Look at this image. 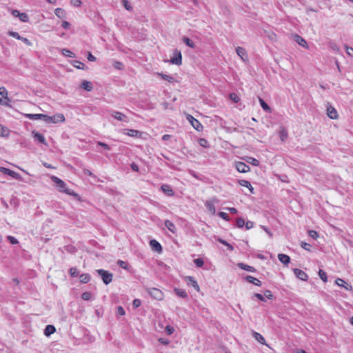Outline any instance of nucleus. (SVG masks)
Here are the masks:
<instances>
[{"label": "nucleus", "instance_id": "obj_18", "mask_svg": "<svg viewBox=\"0 0 353 353\" xmlns=\"http://www.w3.org/2000/svg\"><path fill=\"white\" fill-rule=\"evenodd\" d=\"M150 245L153 250L157 251L158 252H162V247L157 241L154 239L151 240L150 241Z\"/></svg>", "mask_w": 353, "mask_h": 353}, {"label": "nucleus", "instance_id": "obj_31", "mask_svg": "<svg viewBox=\"0 0 353 353\" xmlns=\"http://www.w3.org/2000/svg\"><path fill=\"white\" fill-rule=\"evenodd\" d=\"M157 75L170 83H173L175 81L174 78L170 75H167L163 73H157Z\"/></svg>", "mask_w": 353, "mask_h": 353}, {"label": "nucleus", "instance_id": "obj_40", "mask_svg": "<svg viewBox=\"0 0 353 353\" xmlns=\"http://www.w3.org/2000/svg\"><path fill=\"white\" fill-rule=\"evenodd\" d=\"M244 225H245L244 219H243L241 217L236 219V227L241 228L244 226Z\"/></svg>", "mask_w": 353, "mask_h": 353}, {"label": "nucleus", "instance_id": "obj_7", "mask_svg": "<svg viewBox=\"0 0 353 353\" xmlns=\"http://www.w3.org/2000/svg\"><path fill=\"white\" fill-rule=\"evenodd\" d=\"M187 119L195 130H196L197 131H201L203 130V125H201V123L197 119L194 118L192 115L189 114L187 117Z\"/></svg>", "mask_w": 353, "mask_h": 353}, {"label": "nucleus", "instance_id": "obj_15", "mask_svg": "<svg viewBox=\"0 0 353 353\" xmlns=\"http://www.w3.org/2000/svg\"><path fill=\"white\" fill-rule=\"evenodd\" d=\"M161 189L168 196H172L174 194V192L170 185L163 184Z\"/></svg>", "mask_w": 353, "mask_h": 353}, {"label": "nucleus", "instance_id": "obj_51", "mask_svg": "<svg viewBox=\"0 0 353 353\" xmlns=\"http://www.w3.org/2000/svg\"><path fill=\"white\" fill-rule=\"evenodd\" d=\"M122 3H123V6L125 7V8L127 10H132V7L131 6L130 2L128 0H123Z\"/></svg>", "mask_w": 353, "mask_h": 353}, {"label": "nucleus", "instance_id": "obj_24", "mask_svg": "<svg viewBox=\"0 0 353 353\" xmlns=\"http://www.w3.org/2000/svg\"><path fill=\"white\" fill-rule=\"evenodd\" d=\"M278 259L282 263L285 265H288L290 262V258L287 254H279Z\"/></svg>", "mask_w": 353, "mask_h": 353}, {"label": "nucleus", "instance_id": "obj_5", "mask_svg": "<svg viewBox=\"0 0 353 353\" xmlns=\"http://www.w3.org/2000/svg\"><path fill=\"white\" fill-rule=\"evenodd\" d=\"M0 172L4 174H7L8 176H12V178L18 180L21 179V176L20 174L12 170H10L8 168H4V167H0Z\"/></svg>", "mask_w": 353, "mask_h": 353}, {"label": "nucleus", "instance_id": "obj_45", "mask_svg": "<svg viewBox=\"0 0 353 353\" xmlns=\"http://www.w3.org/2000/svg\"><path fill=\"white\" fill-rule=\"evenodd\" d=\"M319 276L324 282L327 281V274L323 270H319Z\"/></svg>", "mask_w": 353, "mask_h": 353}, {"label": "nucleus", "instance_id": "obj_38", "mask_svg": "<svg viewBox=\"0 0 353 353\" xmlns=\"http://www.w3.org/2000/svg\"><path fill=\"white\" fill-rule=\"evenodd\" d=\"M62 54H63V55H64L65 57H71V58L75 57L74 53L68 49H63Z\"/></svg>", "mask_w": 353, "mask_h": 353}, {"label": "nucleus", "instance_id": "obj_16", "mask_svg": "<svg viewBox=\"0 0 353 353\" xmlns=\"http://www.w3.org/2000/svg\"><path fill=\"white\" fill-rule=\"evenodd\" d=\"M294 41L301 46L303 48H307V41L300 35L299 34H294Z\"/></svg>", "mask_w": 353, "mask_h": 353}, {"label": "nucleus", "instance_id": "obj_44", "mask_svg": "<svg viewBox=\"0 0 353 353\" xmlns=\"http://www.w3.org/2000/svg\"><path fill=\"white\" fill-rule=\"evenodd\" d=\"M194 263L199 268L204 265V261L201 258H197L194 260Z\"/></svg>", "mask_w": 353, "mask_h": 353}, {"label": "nucleus", "instance_id": "obj_11", "mask_svg": "<svg viewBox=\"0 0 353 353\" xmlns=\"http://www.w3.org/2000/svg\"><path fill=\"white\" fill-rule=\"evenodd\" d=\"M26 117L31 120L43 119L46 122L47 114H26Z\"/></svg>", "mask_w": 353, "mask_h": 353}, {"label": "nucleus", "instance_id": "obj_41", "mask_svg": "<svg viewBox=\"0 0 353 353\" xmlns=\"http://www.w3.org/2000/svg\"><path fill=\"white\" fill-rule=\"evenodd\" d=\"M8 135V128L0 124V136L6 137Z\"/></svg>", "mask_w": 353, "mask_h": 353}, {"label": "nucleus", "instance_id": "obj_28", "mask_svg": "<svg viewBox=\"0 0 353 353\" xmlns=\"http://www.w3.org/2000/svg\"><path fill=\"white\" fill-rule=\"evenodd\" d=\"M174 292L178 296L181 298H186L188 296L186 291L183 289L174 288Z\"/></svg>", "mask_w": 353, "mask_h": 353}, {"label": "nucleus", "instance_id": "obj_33", "mask_svg": "<svg viewBox=\"0 0 353 353\" xmlns=\"http://www.w3.org/2000/svg\"><path fill=\"white\" fill-rule=\"evenodd\" d=\"M279 137L282 141H284L286 140L288 137V132L284 128H281L279 131Z\"/></svg>", "mask_w": 353, "mask_h": 353}, {"label": "nucleus", "instance_id": "obj_46", "mask_svg": "<svg viewBox=\"0 0 353 353\" xmlns=\"http://www.w3.org/2000/svg\"><path fill=\"white\" fill-rule=\"evenodd\" d=\"M81 298L85 301H89L92 298V294L89 292H85L81 294Z\"/></svg>", "mask_w": 353, "mask_h": 353}, {"label": "nucleus", "instance_id": "obj_29", "mask_svg": "<svg viewBox=\"0 0 353 353\" xmlns=\"http://www.w3.org/2000/svg\"><path fill=\"white\" fill-rule=\"evenodd\" d=\"M239 267L241 268L242 270H246V271H248V272H254L256 271V269L252 267V266H250L248 265H246V264H244V263H239Z\"/></svg>", "mask_w": 353, "mask_h": 353}, {"label": "nucleus", "instance_id": "obj_26", "mask_svg": "<svg viewBox=\"0 0 353 353\" xmlns=\"http://www.w3.org/2000/svg\"><path fill=\"white\" fill-rule=\"evenodd\" d=\"M81 88L87 91H91L93 86L91 82L84 80L81 82Z\"/></svg>", "mask_w": 353, "mask_h": 353}, {"label": "nucleus", "instance_id": "obj_61", "mask_svg": "<svg viewBox=\"0 0 353 353\" xmlns=\"http://www.w3.org/2000/svg\"><path fill=\"white\" fill-rule=\"evenodd\" d=\"M245 225L246 230H250L253 228L254 223L251 221H247L246 222H245Z\"/></svg>", "mask_w": 353, "mask_h": 353}, {"label": "nucleus", "instance_id": "obj_47", "mask_svg": "<svg viewBox=\"0 0 353 353\" xmlns=\"http://www.w3.org/2000/svg\"><path fill=\"white\" fill-rule=\"evenodd\" d=\"M19 18L20 21L22 22H28L29 21L28 15L25 12L21 13L20 17H19Z\"/></svg>", "mask_w": 353, "mask_h": 353}, {"label": "nucleus", "instance_id": "obj_48", "mask_svg": "<svg viewBox=\"0 0 353 353\" xmlns=\"http://www.w3.org/2000/svg\"><path fill=\"white\" fill-rule=\"evenodd\" d=\"M69 273H70V276L72 277H75L79 275V271L76 268H71L69 270Z\"/></svg>", "mask_w": 353, "mask_h": 353}, {"label": "nucleus", "instance_id": "obj_59", "mask_svg": "<svg viewBox=\"0 0 353 353\" xmlns=\"http://www.w3.org/2000/svg\"><path fill=\"white\" fill-rule=\"evenodd\" d=\"M301 248L305 249V250H310L311 245L310 243H305V242H301Z\"/></svg>", "mask_w": 353, "mask_h": 353}, {"label": "nucleus", "instance_id": "obj_34", "mask_svg": "<svg viewBox=\"0 0 353 353\" xmlns=\"http://www.w3.org/2000/svg\"><path fill=\"white\" fill-rule=\"evenodd\" d=\"M54 13L56 16L60 19L65 17V11L62 8H58L55 9Z\"/></svg>", "mask_w": 353, "mask_h": 353}, {"label": "nucleus", "instance_id": "obj_36", "mask_svg": "<svg viewBox=\"0 0 353 353\" xmlns=\"http://www.w3.org/2000/svg\"><path fill=\"white\" fill-rule=\"evenodd\" d=\"M128 131L127 134L130 137H137L141 134L140 132L137 130H128Z\"/></svg>", "mask_w": 353, "mask_h": 353}, {"label": "nucleus", "instance_id": "obj_6", "mask_svg": "<svg viewBox=\"0 0 353 353\" xmlns=\"http://www.w3.org/2000/svg\"><path fill=\"white\" fill-rule=\"evenodd\" d=\"M170 62L172 64L180 65L182 63V56L179 50H175L174 57L170 59Z\"/></svg>", "mask_w": 353, "mask_h": 353}, {"label": "nucleus", "instance_id": "obj_64", "mask_svg": "<svg viewBox=\"0 0 353 353\" xmlns=\"http://www.w3.org/2000/svg\"><path fill=\"white\" fill-rule=\"evenodd\" d=\"M346 52L350 57H353V48L351 47L345 46Z\"/></svg>", "mask_w": 353, "mask_h": 353}, {"label": "nucleus", "instance_id": "obj_54", "mask_svg": "<svg viewBox=\"0 0 353 353\" xmlns=\"http://www.w3.org/2000/svg\"><path fill=\"white\" fill-rule=\"evenodd\" d=\"M219 216L225 221H229V219H230L229 215L227 213L223 212H220L219 213Z\"/></svg>", "mask_w": 353, "mask_h": 353}, {"label": "nucleus", "instance_id": "obj_8", "mask_svg": "<svg viewBox=\"0 0 353 353\" xmlns=\"http://www.w3.org/2000/svg\"><path fill=\"white\" fill-rule=\"evenodd\" d=\"M111 116L119 121L128 122L127 116L122 112L118 111H112Z\"/></svg>", "mask_w": 353, "mask_h": 353}, {"label": "nucleus", "instance_id": "obj_14", "mask_svg": "<svg viewBox=\"0 0 353 353\" xmlns=\"http://www.w3.org/2000/svg\"><path fill=\"white\" fill-rule=\"evenodd\" d=\"M327 116L332 119H336L339 117L336 110L332 106L327 108Z\"/></svg>", "mask_w": 353, "mask_h": 353}, {"label": "nucleus", "instance_id": "obj_43", "mask_svg": "<svg viewBox=\"0 0 353 353\" xmlns=\"http://www.w3.org/2000/svg\"><path fill=\"white\" fill-rule=\"evenodd\" d=\"M219 241L221 244H223V245H224L227 246V247H228V249L230 251H233V250H234V247H233L231 244L228 243L226 241H225V240H223V239H219Z\"/></svg>", "mask_w": 353, "mask_h": 353}, {"label": "nucleus", "instance_id": "obj_52", "mask_svg": "<svg viewBox=\"0 0 353 353\" xmlns=\"http://www.w3.org/2000/svg\"><path fill=\"white\" fill-rule=\"evenodd\" d=\"M308 234L311 238L314 239H316L319 237V234L315 230H309Z\"/></svg>", "mask_w": 353, "mask_h": 353}, {"label": "nucleus", "instance_id": "obj_57", "mask_svg": "<svg viewBox=\"0 0 353 353\" xmlns=\"http://www.w3.org/2000/svg\"><path fill=\"white\" fill-rule=\"evenodd\" d=\"M71 4L74 7H80L81 5V0H71L70 1Z\"/></svg>", "mask_w": 353, "mask_h": 353}, {"label": "nucleus", "instance_id": "obj_12", "mask_svg": "<svg viewBox=\"0 0 353 353\" xmlns=\"http://www.w3.org/2000/svg\"><path fill=\"white\" fill-rule=\"evenodd\" d=\"M294 274L296 275V276L302 281H305L308 279L307 274L304 271H303L300 269H298V268L294 269Z\"/></svg>", "mask_w": 353, "mask_h": 353}, {"label": "nucleus", "instance_id": "obj_63", "mask_svg": "<svg viewBox=\"0 0 353 353\" xmlns=\"http://www.w3.org/2000/svg\"><path fill=\"white\" fill-rule=\"evenodd\" d=\"M97 144H98V145H100V146L103 147L105 150H110V147L108 144H106V143H105L103 142L99 141L97 143Z\"/></svg>", "mask_w": 353, "mask_h": 353}, {"label": "nucleus", "instance_id": "obj_58", "mask_svg": "<svg viewBox=\"0 0 353 353\" xmlns=\"http://www.w3.org/2000/svg\"><path fill=\"white\" fill-rule=\"evenodd\" d=\"M174 329L173 328V327H172L170 325H167L165 327V332L168 335L172 334L174 332Z\"/></svg>", "mask_w": 353, "mask_h": 353}, {"label": "nucleus", "instance_id": "obj_55", "mask_svg": "<svg viewBox=\"0 0 353 353\" xmlns=\"http://www.w3.org/2000/svg\"><path fill=\"white\" fill-rule=\"evenodd\" d=\"M85 64L81 61H75L74 63V66L79 68V69H83Z\"/></svg>", "mask_w": 353, "mask_h": 353}, {"label": "nucleus", "instance_id": "obj_50", "mask_svg": "<svg viewBox=\"0 0 353 353\" xmlns=\"http://www.w3.org/2000/svg\"><path fill=\"white\" fill-rule=\"evenodd\" d=\"M7 240L12 245L19 243L18 240L12 236H7Z\"/></svg>", "mask_w": 353, "mask_h": 353}, {"label": "nucleus", "instance_id": "obj_3", "mask_svg": "<svg viewBox=\"0 0 353 353\" xmlns=\"http://www.w3.org/2000/svg\"><path fill=\"white\" fill-rule=\"evenodd\" d=\"M146 292L152 297L154 299L156 300H162L163 299V292L155 288H147Z\"/></svg>", "mask_w": 353, "mask_h": 353}, {"label": "nucleus", "instance_id": "obj_13", "mask_svg": "<svg viewBox=\"0 0 353 353\" xmlns=\"http://www.w3.org/2000/svg\"><path fill=\"white\" fill-rule=\"evenodd\" d=\"M335 283L340 287H343L346 290L350 291L352 290V286L350 284L347 283L342 279L338 278L336 279Z\"/></svg>", "mask_w": 353, "mask_h": 353}, {"label": "nucleus", "instance_id": "obj_17", "mask_svg": "<svg viewBox=\"0 0 353 353\" xmlns=\"http://www.w3.org/2000/svg\"><path fill=\"white\" fill-rule=\"evenodd\" d=\"M236 52L243 61H245L248 59L246 50L243 48L237 47L236 48Z\"/></svg>", "mask_w": 353, "mask_h": 353}, {"label": "nucleus", "instance_id": "obj_23", "mask_svg": "<svg viewBox=\"0 0 353 353\" xmlns=\"http://www.w3.org/2000/svg\"><path fill=\"white\" fill-rule=\"evenodd\" d=\"M165 226L173 234H174L176 231V228L175 225L169 220L165 221Z\"/></svg>", "mask_w": 353, "mask_h": 353}, {"label": "nucleus", "instance_id": "obj_21", "mask_svg": "<svg viewBox=\"0 0 353 353\" xmlns=\"http://www.w3.org/2000/svg\"><path fill=\"white\" fill-rule=\"evenodd\" d=\"M245 280L250 283H253L255 285L261 286V281H259L258 279L252 276H247L245 277Z\"/></svg>", "mask_w": 353, "mask_h": 353}, {"label": "nucleus", "instance_id": "obj_27", "mask_svg": "<svg viewBox=\"0 0 353 353\" xmlns=\"http://www.w3.org/2000/svg\"><path fill=\"white\" fill-rule=\"evenodd\" d=\"M56 331V329L54 325H48L46 327L44 330V334L46 336H48L51 335L52 334L54 333Z\"/></svg>", "mask_w": 353, "mask_h": 353}, {"label": "nucleus", "instance_id": "obj_9", "mask_svg": "<svg viewBox=\"0 0 353 353\" xmlns=\"http://www.w3.org/2000/svg\"><path fill=\"white\" fill-rule=\"evenodd\" d=\"M8 34L10 36H11L18 40H21L27 46H31V42L27 38L20 36L18 32L10 31V32H9Z\"/></svg>", "mask_w": 353, "mask_h": 353}, {"label": "nucleus", "instance_id": "obj_4", "mask_svg": "<svg viewBox=\"0 0 353 353\" xmlns=\"http://www.w3.org/2000/svg\"><path fill=\"white\" fill-rule=\"evenodd\" d=\"M65 121V117L63 114L58 113L53 116L47 115L46 122L47 123H57L59 122Z\"/></svg>", "mask_w": 353, "mask_h": 353}, {"label": "nucleus", "instance_id": "obj_37", "mask_svg": "<svg viewBox=\"0 0 353 353\" xmlns=\"http://www.w3.org/2000/svg\"><path fill=\"white\" fill-rule=\"evenodd\" d=\"M246 161L254 166H258L260 163L259 160L253 157H248Z\"/></svg>", "mask_w": 353, "mask_h": 353}, {"label": "nucleus", "instance_id": "obj_49", "mask_svg": "<svg viewBox=\"0 0 353 353\" xmlns=\"http://www.w3.org/2000/svg\"><path fill=\"white\" fill-rule=\"evenodd\" d=\"M117 264L119 265V267H121L123 269L129 270V267H128L127 263L122 260H119L117 261Z\"/></svg>", "mask_w": 353, "mask_h": 353}, {"label": "nucleus", "instance_id": "obj_19", "mask_svg": "<svg viewBox=\"0 0 353 353\" xmlns=\"http://www.w3.org/2000/svg\"><path fill=\"white\" fill-rule=\"evenodd\" d=\"M187 283L188 285L192 286L196 291H199V286L196 281L192 276L187 277Z\"/></svg>", "mask_w": 353, "mask_h": 353}, {"label": "nucleus", "instance_id": "obj_32", "mask_svg": "<svg viewBox=\"0 0 353 353\" xmlns=\"http://www.w3.org/2000/svg\"><path fill=\"white\" fill-rule=\"evenodd\" d=\"M259 103H260V104L261 105V108H263V110H265L266 112H270L271 111V108L265 102V101L263 99H261V97H259Z\"/></svg>", "mask_w": 353, "mask_h": 353}, {"label": "nucleus", "instance_id": "obj_60", "mask_svg": "<svg viewBox=\"0 0 353 353\" xmlns=\"http://www.w3.org/2000/svg\"><path fill=\"white\" fill-rule=\"evenodd\" d=\"M10 203L14 208H17L18 205V199L16 197H13L10 199Z\"/></svg>", "mask_w": 353, "mask_h": 353}, {"label": "nucleus", "instance_id": "obj_42", "mask_svg": "<svg viewBox=\"0 0 353 353\" xmlns=\"http://www.w3.org/2000/svg\"><path fill=\"white\" fill-rule=\"evenodd\" d=\"M199 144L203 148L209 147L208 141L204 138H201L199 139Z\"/></svg>", "mask_w": 353, "mask_h": 353}, {"label": "nucleus", "instance_id": "obj_62", "mask_svg": "<svg viewBox=\"0 0 353 353\" xmlns=\"http://www.w3.org/2000/svg\"><path fill=\"white\" fill-rule=\"evenodd\" d=\"M117 312L119 315H121V316H123L125 314V310L122 306L117 307Z\"/></svg>", "mask_w": 353, "mask_h": 353}, {"label": "nucleus", "instance_id": "obj_39", "mask_svg": "<svg viewBox=\"0 0 353 353\" xmlns=\"http://www.w3.org/2000/svg\"><path fill=\"white\" fill-rule=\"evenodd\" d=\"M8 95V92L4 87L0 88V103L2 102L3 98H6Z\"/></svg>", "mask_w": 353, "mask_h": 353}, {"label": "nucleus", "instance_id": "obj_20", "mask_svg": "<svg viewBox=\"0 0 353 353\" xmlns=\"http://www.w3.org/2000/svg\"><path fill=\"white\" fill-rule=\"evenodd\" d=\"M32 134H33L34 139L36 141H37L39 143H43L45 145L47 144L46 142V139L42 134H41L39 132H33Z\"/></svg>", "mask_w": 353, "mask_h": 353}, {"label": "nucleus", "instance_id": "obj_56", "mask_svg": "<svg viewBox=\"0 0 353 353\" xmlns=\"http://www.w3.org/2000/svg\"><path fill=\"white\" fill-rule=\"evenodd\" d=\"M141 304V301L139 299H135L132 302V305L134 308L139 307Z\"/></svg>", "mask_w": 353, "mask_h": 353}, {"label": "nucleus", "instance_id": "obj_2", "mask_svg": "<svg viewBox=\"0 0 353 353\" xmlns=\"http://www.w3.org/2000/svg\"><path fill=\"white\" fill-rule=\"evenodd\" d=\"M97 274L101 277L103 283L108 285L112 281L113 274L107 270L99 269L97 270Z\"/></svg>", "mask_w": 353, "mask_h": 353}, {"label": "nucleus", "instance_id": "obj_10", "mask_svg": "<svg viewBox=\"0 0 353 353\" xmlns=\"http://www.w3.org/2000/svg\"><path fill=\"white\" fill-rule=\"evenodd\" d=\"M236 168L238 172L241 173H246L250 171V167L243 162H237L236 163Z\"/></svg>", "mask_w": 353, "mask_h": 353}, {"label": "nucleus", "instance_id": "obj_1", "mask_svg": "<svg viewBox=\"0 0 353 353\" xmlns=\"http://www.w3.org/2000/svg\"><path fill=\"white\" fill-rule=\"evenodd\" d=\"M51 180L55 183L56 188L61 192H64L69 195L77 196L73 190L67 188L66 183L56 176H52Z\"/></svg>", "mask_w": 353, "mask_h": 353}, {"label": "nucleus", "instance_id": "obj_30", "mask_svg": "<svg viewBox=\"0 0 353 353\" xmlns=\"http://www.w3.org/2000/svg\"><path fill=\"white\" fill-rule=\"evenodd\" d=\"M79 279L82 283H88L90 281V275L88 273H84L79 276Z\"/></svg>", "mask_w": 353, "mask_h": 353}, {"label": "nucleus", "instance_id": "obj_25", "mask_svg": "<svg viewBox=\"0 0 353 353\" xmlns=\"http://www.w3.org/2000/svg\"><path fill=\"white\" fill-rule=\"evenodd\" d=\"M253 336L261 344L266 345H267L264 337L261 334H259V333H258L256 332H253Z\"/></svg>", "mask_w": 353, "mask_h": 353}, {"label": "nucleus", "instance_id": "obj_35", "mask_svg": "<svg viewBox=\"0 0 353 353\" xmlns=\"http://www.w3.org/2000/svg\"><path fill=\"white\" fill-rule=\"evenodd\" d=\"M183 41L189 47L192 48H195V44L189 38L186 37H184L183 38Z\"/></svg>", "mask_w": 353, "mask_h": 353}, {"label": "nucleus", "instance_id": "obj_22", "mask_svg": "<svg viewBox=\"0 0 353 353\" xmlns=\"http://www.w3.org/2000/svg\"><path fill=\"white\" fill-rule=\"evenodd\" d=\"M239 183L240 185H241L243 187L248 188L249 189L250 193H252V194L254 193V188L252 186V185H251L250 181H246V180H239Z\"/></svg>", "mask_w": 353, "mask_h": 353}, {"label": "nucleus", "instance_id": "obj_53", "mask_svg": "<svg viewBox=\"0 0 353 353\" xmlns=\"http://www.w3.org/2000/svg\"><path fill=\"white\" fill-rule=\"evenodd\" d=\"M230 98L231 100H232L234 102L237 103L239 101L240 99L239 96L235 93H231L230 94Z\"/></svg>", "mask_w": 353, "mask_h": 353}]
</instances>
